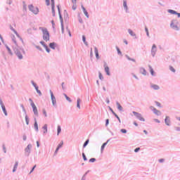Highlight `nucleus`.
Here are the masks:
<instances>
[{
	"label": "nucleus",
	"mask_w": 180,
	"mask_h": 180,
	"mask_svg": "<svg viewBox=\"0 0 180 180\" xmlns=\"http://www.w3.org/2000/svg\"><path fill=\"white\" fill-rule=\"evenodd\" d=\"M16 25L13 24V25L10 26V29L11 30H12V32H13V33H15V34L17 36V37L18 38V39H16V37H15V36H13L12 37V40L14 43V44L18 47L19 49H20V47H22V46H23V44H25V42L23 41V39H22V37H20V35H19L18 34V32L16 31Z\"/></svg>",
	"instance_id": "f257e3e1"
},
{
	"label": "nucleus",
	"mask_w": 180,
	"mask_h": 180,
	"mask_svg": "<svg viewBox=\"0 0 180 180\" xmlns=\"http://www.w3.org/2000/svg\"><path fill=\"white\" fill-rule=\"evenodd\" d=\"M39 30H41L43 33V40H44L45 41H49V40H50V34L49 33V31H47V28L39 27Z\"/></svg>",
	"instance_id": "f03ea898"
},
{
	"label": "nucleus",
	"mask_w": 180,
	"mask_h": 180,
	"mask_svg": "<svg viewBox=\"0 0 180 180\" xmlns=\"http://www.w3.org/2000/svg\"><path fill=\"white\" fill-rule=\"evenodd\" d=\"M28 9L30 11V12H32L34 15H37L39 13V8L34 7V5L30 4L28 6Z\"/></svg>",
	"instance_id": "7ed1b4c3"
},
{
	"label": "nucleus",
	"mask_w": 180,
	"mask_h": 180,
	"mask_svg": "<svg viewBox=\"0 0 180 180\" xmlns=\"http://www.w3.org/2000/svg\"><path fill=\"white\" fill-rule=\"evenodd\" d=\"M133 115H134V116H136L137 117V119H139V120H140L141 122H146V120L144 119V117H143V116L137 112H132Z\"/></svg>",
	"instance_id": "20e7f679"
},
{
	"label": "nucleus",
	"mask_w": 180,
	"mask_h": 180,
	"mask_svg": "<svg viewBox=\"0 0 180 180\" xmlns=\"http://www.w3.org/2000/svg\"><path fill=\"white\" fill-rule=\"evenodd\" d=\"M150 109L152 110V111L153 112V113H155V115H157V116H160L161 115V111L157 110L155 108H154L153 106H150Z\"/></svg>",
	"instance_id": "39448f33"
},
{
	"label": "nucleus",
	"mask_w": 180,
	"mask_h": 180,
	"mask_svg": "<svg viewBox=\"0 0 180 180\" xmlns=\"http://www.w3.org/2000/svg\"><path fill=\"white\" fill-rule=\"evenodd\" d=\"M0 105L1 106V109L6 116H8V112H6V108H5V105H4V102H2V99L0 98Z\"/></svg>",
	"instance_id": "423d86ee"
},
{
	"label": "nucleus",
	"mask_w": 180,
	"mask_h": 180,
	"mask_svg": "<svg viewBox=\"0 0 180 180\" xmlns=\"http://www.w3.org/2000/svg\"><path fill=\"white\" fill-rule=\"evenodd\" d=\"M31 106L33 109V112L34 113V115H39V112L37 111V107H36V105H34V103L33 101H32L31 103Z\"/></svg>",
	"instance_id": "0eeeda50"
},
{
	"label": "nucleus",
	"mask_w": 180,
	"mask_h": 180,
	"mask_svg": "<svg viewBox=\"0 0 180 180\" xmlns=\"http://www.w3.org/2000/svg\"><path fill=\"white\" fill-rule=\"evenodd\" d=\"M123 6L126 13H130V11H129V7H127V1L126 0L123 1Z\"/></svg>",
	"instance_id": "6e6552de"
},
{
	"label": "nucleus",
	"mask_w": 180,
	"mask_h": 180,
	"mask_svg": "<svg viewBox=\"0 0 180 180\" xmlns=\"http://www.w3.org/2000/svg\"><path fill=\"white\" fill-rule=\"evenodd\" d=\"M50 94H51V98L52 103L54 105L56 103V96H54V94H53V91H51V90H50Z\"/></svg>",
	"instance_id": "1a4fd4ad"
},
{
	"label": "nucleus",
	"mask_w": 180,
	"mask_h": 180,
	"mask_svg": "<svg viewBox=\"0 0 180 180\" xmlns=\"http://www.w3.org/2000/svg\"><path fill=\"white\" fill-rule=\"evenodd\" d=\"M170 27H172V29L174 30H179V26H178V24L176 23H172L170 25Z\"/></svg>",
	"instance_id": "9d476101"
},
{
	"label": "nucleus",
	"mask_w": 180,
	"mask_h": 180,
	"mask_svg": "<svg viewBox=\"0 0 180 180\" xmlns=\"http://www.w3.org/2000/svg\"><path fill=\"white\" fill-rule=\"evenodd\" d=\"M15 53L16 54L17 57H18V58L20 60H22V58H23V55H22V53H20V51H18V50H15Z\"/></svg>",
	"instance_id": "9b49d317"
},
{
	"label": "nucleus",
	"mask_w": 180,
	"mask_h": 180,
	"mask_svg": "<svg viewBox=\"0 0 180 180\" xmlns=\"http://www.w3.org/2000/svg\"><path fill=\"white\" fill-rule=\"evenodd\" d=\"M63 144H64V141H61L55 151V154H57V153L58 152V150H60V148H61V147H63Z\"/></svg>",
	"instance_id": "f8f14e48"
},
{
	"label": "nucleus",
	"mask_w": 180,
	"mask_h": 180,
	"mask_svg": "<svg viewBox=\"0 0 180 180\" xmlns=\"http://www.w3.org/2000/svg\"><path fill=\"white\" fill-rule=\"evenodd\" d=\"M82 9L85 16H86V18H89V14H88V11H86V9L84 6V5H82Z\"/></svg>",
	"instance_id": "ddd939ff"
},
{
	"label": "nucleus",
	"mask_w": 180,
	"mask_h": 180,
	"mask_svg": "<svg viewBox=\"0 0 180 180\" xmlns=\"http://www.w3.org/2000/svg\"><path fill=\"white\" fill-rule=\"evenodd\" d=\"M104 68L107 75H110V72H109V67H108V65H106V63H105L104 65Z\"/></svg>",
	"instance_id": "4468645a"
},
{
	"label": "nucleus",
	"mask_w": 180,
	"mask_h": 180,
	"mask_svg": "<svg viewBox=\"0 0 180 180\" xmlns=\"http://www.w3.org/2000/svg\"><path fill=\"white\" fill-rule=\"evenodd\" d=\"M151 88H153V89H155V91H158V89H160V86L157 85V84H151L150 85Z\"/></svg>",
	"instance_id": "2eb2a0df"
},
{
	"label": "nucleus",
	"mask_w": 180,
	"mask_h": 180,
	"mask_svg": "<svg viewBox=\"0 0 180 180\" xmlns=\"http://www.w3.org/2000/svg\"><path fill=\"white\" fill-rule=\"evenodd\" d=\"M165 124L167 126H169V124L171 123V120H169V117L167 116L165 120Z\"/></svg>",
	"instance_id": "dca6fc26"
},
{
	"label": "nucleus",
	"mask_w": 180,
	"mask_h": 180,
	"mask_svg": "<svg viewBox=\"0 0 180 180\" xmlns=\"http://www.w3.org/2000/svg\"><path fill=\"white\" fill-rule=\"evenodd\" d=\"M49 47L53 49V50H56V47H57V44L55 42L49 44Z\"/></svg>",
	"instance_id": "f3484780"
},
{
	"label": "nucleus",
	"mask_w": 180,
	"mask_h": 180,
	"mask_svg": "<svg viewBox=\"0 0 180 180\" xmlns=\"http://www.w3.org/2000/svg\"><path fill=\"white\" fill-rule=\"evenodd\" d=\"M140 72L143 74V75H147V71L146 69H144V68L140 69Z\"/></svg>",
	"instance_id": "a211bd4d"
},
{
	"label": "nucleus",
	"mask_w": 180,
	"mask_h": 180,
	"mask_svg": "<svg viewBox=\"0 0 180 180\" xmlns=\"http://www.w3.org/2000/svg\"><path fill=\"white\" fill-rule=\"evenodd\" d=\"M116 105L118 110H120V111L123 110V107H122V105H120V103H119V102H117Z\"/></svg>",
	"instance_id": "6ab92c4d"
},
{
	"label": "nucleus",
	"mask_w": 180,
	"mask_h": 180,
	"mask_svg": "<svg viewBox=\"0 0 180 180\" xmlns=\"http://www.w3.org/2000/svg\"><path fill=\"white\" fill-rule=\"evenodd\" d=\"M128 32H129V34H131V36H132L133 37H136V33H134V32H133V30L129 29V30H128Z\"/></svg>",
	"instance_id": "aec40b11"
},
{
	"label": "nucleus",
	"mask_w": 180,
	"mask_h": 180,
	"mask_svg": "<svg viewBox=\"0 0 180 180\" xmlns=\"http://www.w3.org/2000/svg\"><path fill=\"white\" fill-rule=\"evenodd\" d=\"M110 110H111L112 113L115 116V117H117V119H118L120 123H121L120 118L119 117L118 115H117L116 112H115L114 110H112V108H110Z\"/></svg>",
	"instance_id": "412c9836"
},
{
	"label": "nucleus",
	"mask_w": 180,
	"mask_h": 180,
	"mask_svg": "<svg viewBox=\"0 0 180 180\" xmlns=\"http://www.w3.org/2000/svg\"><path fill=\"white\" fill-rule=\"evenodd\" d=\"M34 129L37 131H39V125L37 124V121L36 120V119H34Z\"/></svg>",
	"instance_id": "4be33fe9"
},
{
	"label": "nucleus",
	"mask_w": 180,
	"mask_h": 180,
	"mask_svg": "<svg viewBox=\"0 0 180 180\" xmlns=\"http://www.w3.org/2000/svg\"><path fill=\"white\" fill-rule=\"evenodd\" d=\"M94 53L96 54V57L98 60H99V52L98 51V49L95 48Z\"/></svg>",
	"instance_id": "5701e85b"
},
{
	"label": "nucleus",
	"mask_w": 180,
	"mask_h": 180,
	"mask_svg": "<svg viewBox=\"0 0 180 180\" xmlns=\"http://www.w3.org/2000/svg\"><path fill=\"white\" fill-rule=\"evenodd\" d=\"M168 13H171L172 15H176V11L172 10V9H169L167 10Z\"/></svg>",
	"instance_id": "b1692460"
},
{
	"label": "nucleus",
	"mask_w": 180,
	"mask_h": 180,
	"mask_svg": "<svg viewBox=\"0 0 180 180\" xmlns=\"http://www.w3.org/2000/svg\"><path fill=\"white\" fill-rule=\"evenodd\" d=\"M42 129H43V131H44V134H45V133H47V124H45L44 125V127H42Z\"/></svg>",
	"instance_id": "393cba45"
},
{
	"label": "nucleus",
	"mask_w": 180,
	"mask_h": 180,
	"mask_svg": "<svg viewBox=\"0 0 180 180\" xmlns=\"http://www.w3.org/2000/svg\"><path fill=\"white\" fill-rule=\"evenodd\" d=\"M18 162H15L13 169V172H15V171L18 169Z\"/></svg>",
	"instance_id": "a878e982"
},
{
	"label": "nucleus",
	"mask_w": 180,
	"mask_h": 180,
	"mask_svg": "<svg viewBox=\"0 0 180 180\" xmlns=\"http://www.w3.org/2000/svg\"><path fill=\"white\" fill-rule=\"evenodd\" d=\"M32 148V145H28L25 148L26 153H30V149Z\"/></svg>",
	"instance_id": "bb28decb"
},
{
	"label": "nucleus",
	"mask_w": 180,
	"mask_h": 180,
	"mask_svg": "<svg viewBox=\"0 0 180 180\" xmlns=\"http://www.w3.org/2000/svg\"><path fill=\"white\" fill-rule=\"evenodd\" d=\"M79 103H81V98H77V106L78 109H81V106L79 105Z\"/></svg>",
	"instance_id": "cd10ccee"
},
{
	"label": "nucleus",
	"mask_w": 180,
	"mask_h": 180,
	"mask_svg": "<svg viewBox=\"0 0 180 180\" xmlns=\"http://www.w3.org/2000/svg\"><path fill=\"white\" fill-rule=\"evenodd\" d=\"M54 8L55 6H51L53 16H56V10L54 9Z\"/></svg>",
	"instance_id": "c85d7f7f"
},
{
	"label": "nucleus",
	"mask_w": 180,
	"mask_h": 180,
	"mask_svg": "<svg viewBox=\"0 0 180 180\" xmlns=\"http://www.w3.org/2000/svg\"><path fill=\"white\" fill-rule=\"evenodd\" d=\"M149 69H150V72L151 74V75H154V70L153 69V68L149 65Z\"/></svg>",
	"instance_id": "c756f323"
},
{
	"label": "nucleus",
	"mask_w": 180,
	"mask_h": 180,
	"mask_svg": "<svg viewBox=\"0 0 180 180\" xmlns=\"http://www.w3.org/2000/svg\"><path fill=\"white\" fill-rule=\"evenodd\" d=\"M82 40H83L84 44H86V46H88V43L86 41L85 35L82 36Z\"/></svg>",
	"instance_id": "7c9ffc66"
},
{
	"label": "nucleus",
	"mask_w": 180,
	"mask_h": 180,
	"mask_svg": "<svg viewBox=\"0 0 180 180\" xmlns=\"http://www.w3.org/2000/svg\"><path fill=\"white\" fill-rule=\"evenodd\" d=\"M35 89H36L37 94H39V96H41V91H40V90H39V87H36Z\"/></svg>",
	"instance_id": "2f4dec72"
},
{
	"label": "nucleus",
	"mask_w": 180,
	"mask_h": 180,
	"mask_svg": "<svg viewBox=\"0 0 180 180\" xmlns=\"http://www.w3.org/2000/svg\"><path fill=\"white\" fill-rule=\"evenodd\" d=\"M89 143V139H87L85 143L83 145V147L85 148L86 146H88V143Z\"/></svg>",
	"instance_id": "473e14b6"
},
{
	"label": "nucleus",
	"mask_w": 180,
	"mask_h": 180,
	"mask_svg": "<svg viewBox=\"0 0 180 180\" xmlns=\"http://www.w3.org/2000/svg\"><path fill=\"white\" fill-rule=\"evenodd\" d=\"M169 68L170 71H172V72H176L175 68H174V67L169 66Z\"/></svg>",
	"instance_id": "72a5a7b5"
},
{
	"label": "nucleus",
	"mask_w": 180,
	"mask_h": 180,
	"mask_svg": "<svg viewBox=\"0 0 180 180\" xmlns=\"http://www.w3.org/2000/svg\"><path fill=\"white\" fill-rule=\"evenodd\" d=\"M128 60H129L130 61H133L134 63H136V60L135 59H131L130 58V57L129 56H126Z\"/></svg>",
	"instance_id": "f704fd0d"
},
{
	"label": "nucleus",
	"mask_w": 180,
	"mask_h": 180,
	"mask_svg": "<svg viewBox=\"0 0 180 180\" xmlns=\"http://www.w3.org/2000/svg\"><path fill=\"white\" fill-rule=\"evenodd\" d=\"M64 96L66 98V99L68 101V102H71V98L67 96V94H64Z\"/></svg>",
	"instance_id": "c9c22d12"
},
{
	"label": "nucleus",
	"mask_w": 180,
	"mask_h": 180,
	"mask_svg": "<svg viewBox=\"0 0 180 180\" xmlns=\"http://www.w3.org/2000/svg\"><path fill=\"white\" fill-rule=\"evenodd\" d=\"M60 133H61V127L58 126V134H60Z\"/></svg>",
	"instance_id": "e433bc0d"
},
{
	"label": "nucleus",
	"mask_w": 180,
	"mask_h": 180,
	"mask_svg": "<svg viewBox=\"0 0 180 180\" xmlns=\"http://www.w3.org/2000/svg\"><path fill=\"white\" fill-rule=\"evenodd\" d=\"M40 44L44 47V49H46V47H47V45H46V43H44V41H40Z\"/></svg>",
	"instance_id": "4c0bfd02"
},
{
	"label": "nucleus",
	"mask_w": 180,
	"mask_h": 180,
	"mask_svg": "<svg viewBox=\"0 0 180 180\" xmlns=\"http://www.w3.org/2000/svg\"><path fill=\"white\" fill-rule=\"evenodd\" d=\"M40 44L44 47V49H46V47H47V45H46V43H44V41H40Z\"/></svg>",
	"instance_id": "58836bf2"
},
{
	"label": "nucleus",
	"mask_w": 180,
	"mask_h": 180,
	"mask_svg": "<svg viewBox=\"0 0 180 180\" xmlns=\"http://www.w3.org/2000/svg\"><path fill=\"white\" fill-rule=\"evenodd\" d=\"M154 50H155H155H157V46H155V44H153L152 46V53H153V51H154Z\"/></svg>",
	"instance_id": "ea45409f"
},
{
	"label": "nucleus",
	"mask_w": 180,
	"mask_h": 180,
	"mask_svg": "<svg viewBox=\"0 0 180 180\" xmlns=\"http://www.w3.org/2000/svg\"><path fill=\"white\" fill-rule=\"evenodd\" d=\"M121 133H123L124 134H126V133H127V130H126L125 129H122L120 130Z\"/></svg>",
	"instance_id": "a19ab883"
},
{
	"label": "nucleus",
	"mask_w": 180,
	"mask_h": 180,
	"mask_svg": "<svg viewBox=\"0 0 180 180\" xmlns=\"http://www.w3.org/2000/svg\"><path fill=\"white\" fill-rule=\"evenodd\" d=\"M22 4H23V11H26L27 9L26 4L25 3V1H22Z\"/></svg>",
	"instance_id": "79ce46f5"
},
{
	"label": "nucleus",
	"mask_w": 180,
	"mask_h": 180,
	"mask_svg": "<svg viewBox=\"0 0 180 180\" xmlns=\"http://www.w3.org/2000/svg\"><path fill=\"white\" fill-rule=\"evenodd\" d=\"M25 122L27 124H29V117H27V115L25 116Z\"/></svg>",
	"instance_id": "37998d69"
},
{
	"label": "nucleus",
	"mask_w": 180,
	"mask_h": 180,
	"mask_svg": "<svg viewBox=\"0 0 180 180\" xmlns=\"http://www.w3.org/2000/svg\"><path fill=\"white\" fill-rule=\"evenodd\" d=\"M32 84L33 86H34L35 89H36V88H39V86H37V84H36V83H34V82H32Z\"/></svg>",
	"instance_id": "c03bdc74"
},
{
	"label": "nucleus",
	"mask_w": 180,
	"mask_h": 180,
	"mask_svg": "<svg viewBox=\"0 0 180 180\" xmlns=\"http://www.w3.org/2000/svg\"><path fill=\"white\" fill-rule=\"evenodd\" d=\"M60 19V23H64V20H63V17L61 16V14H59Z\"/></svg>",
	"instance_id": "a18cd8bd"
},
{
	"label": "nucleus",
	"mask_w": 180,
	"mask_h": 180,
	"mask_svg": "<svg viewBox=\"0 0 180 180\" xmlns=\"http://www.w3.org/2000/svg\"><path fill=\"white\" fill-rule=\"evenodd\" d=\"M96 161V159L95 158H91L89 160V162H95Z\"/></svg>",
	"instance_id": "49530a36"
},
{
	"label": "nucleus",
	"mask_w": 180,
	"mask_h": 180,
	"mask_svg": "<svg viewBox=\"0 0 180 180\" xmlns=\"http://www.w3.org/2000/svg\"><path fill=\"white\" fill-rule=\"evenodd\" d=\"M82 157L84 161H86L87 159H86V156L85 155V153H82Z\"/></svg>",
	"instance_id": "de8ad7c7"
},
{
	"label": "nucleus",
	"mask_w": 180,
	"mask_h": 180,
	"mask_svg": "<svg viewBox=\"0 0 180 180\" xmlns=\"http://www.w3.org/2000/svg\"><path fill=\"white\" fill-rule=\"evenodd\" d=\"M6 49H7V50L8 51V53H9L10 54H12V51L11 50V49H10L8 46H6Z\"/></svg>",
	"instance_id": "09e8293b"
},
{
	"label": "nucleus",
	"mask_w": 180,
	"mask_h": 180,
	"mask_svg": "<svg viewBox=\"0 0 180 180\" xmlns=\"http://www.w3.org/2000/svg\"><path fill=\"white\" fill-rule=\"evenodd\" d=\"M46 4L47 6H50V0H46Z\"/></svg>",
	"instance_id": "8fccbe9b"
},
{
	"label": "nucleus",
	"mask_w": 180,
	"mask_h": 180,
	"mask_svg": "<svg viewBox=\"0 0 180 180\" xmlns=\"http://www.w3.org/2000/svg\"><path fill=\"white\" fill-rule=\"evenodd\" d=\"M155 103L157 106H158L159 108H161V103H160V102L155 101Z\"/></svg>",
	"instance_id": "3c124183"
},
{
	"label": "nucleus",
	"mask_w": 180,
	"mask_h": 180,
	"mask_svg": "<svg viewBox=\"0 0 180 180\" xmlns=\"http://www.w3.org/2000/svg\"><path fill=\"white\" fill-rule=\"evenodd\" d=\"M43 114L44 115L45 117H47V112H46V110H43Z\"/></svg>",
	"instance_id": "603ef678"
},
{
	"label": "nucleus",
	"mask_w": 180,
	"mask_h": 180,
	"mask_svg": "<svg viewBox=\"0 0 180 180\" xmlns=\"http://www.w3.org/2000/svg\"><path fill=\"white\" fill-rule=\"evenodd\" d=\"M45 50H46L47 53H50V49H49V46H45Z\"/></svg>",
	"instance_id": "864d4df0"
},
{
	"label": "nucleus",
	"mask_w": 180,
	"mask_h": 180,
	"mask_svg": "<svg viewBox=\"0 0 180 180\" xmlns=\"http://www.w3.org/2000/svg\"><path fill=\"white\" fill-rule=\"evenodd\" d=\"M145 30L146 32L147 36H150V34L148 33V29L147 27H146Z\"/></svg>",
	"instance_id": "5fc2aeb1"
},
{
	"label": "nucleus",
	"mask_w": 180,
	"mask_h": 180,
	"mask_svg": "<svg viewBox=\"0 0 180 180\" xmlns=\"http://www.w3.org/2000/svg\"><path fill=\"white\" fill-rule=\"evenodd\" d=\"M51 6H55L54 0H51Z\"/></svg>",
	"instance_id": "6e6d98bb"
},
{
	"label": "nucleus",
	"mask_w": 180,
	"mask_h": 180,
	"mask_svg": "<svg viewBox=\"0 0 180 180\" xmlns=\"http://www.w3.org/2000/svg\"><path fill=\"white\" fill-rule=\"evenodd\" d=\"M99 78L100 79H103V77L102 76V73L99 72Z\"/></svg>",
	"instance_id": "4d7b16f0"
},
{
	"label": "nucleus",
	"mask_w": 180,
	"mask_h": 180,
	"mask_svg": "<svg viewBox=\"0 0 180 180\" xmlns=\"http://www.w3.org/2000/svg\"><path fill=\"white\" fill-rule=\"evenodd\" d=\"M135 153H139V151H140V148H136L135 150H134Z\"/></svg>",
	"instance_id": "13d9d810"
},
{
	"label": "nucleus",
	"mask_w": 180,
	"mask_h": 180,
	"mask_svg": "<svg viewBox=\"0 0 180 180\" xmlns=\"http://www.w3.org/2000/svg\"><path fill=\"white\" fill-rule=\"evenodd\" d=\"M34 168H36V165L33 167V168L30 171V174H32V172H33V171H34Z\"/></svg>",
	"instance_id": "bf43d9fd"
},
{
	"label": "nucleus",
	"mask_w": 180,
	"mask_h": 180,
	"mask_svg": "<svg viewBox=\"0 0 180 180\" xmlns=\"http://www.w3.org/2000/svg\"><path fill=\"white\" fill-rule=\"evenodd\" d=\"M175 129L176 130V131H180V127H176Z\"/></svg>",
	"instance_id": "052dcab7"
},
{
	"label": "nucleus",
	"mask_w": 180,
	"mask_h": 180,
	"mask_svg": "<svg viewBox=\"0 0 180 180\" xmlns=\"http://www.w3.org/2000/svg\"><path fill=\"white\" fill-rule=\"evenodd\" d=\"M155 51H157V49H153V51H152L153 56H155Z\"/></svg>",
	"instance_id": "680f3d73"
},
{
	"label": "nucleus",
	"mask_w": 180,
	"mask_h": 180,
	"mask_svg": "<svg viewBox=\"0 0 180 180\" xmlns=\"http://www.w3.org/2000/svg\"><path fill=\"white\" fill-rule=\"evenodd\" d=\"M22 139H23L24 141H26V139H27V138L26 135H24V136H22Z\"/></svg>",
	"instance_id": "e2e57ef3"
},
{
	"label": "nucleus",
	"mask_w": 180,
	"mask_h": 180,
	"mask_svg": "<svg viewBox=\"0 0 180 180\" xmlns=\"http://www.w3.org/2000/svg\"><path fill=\"white\" fill-rule=\"evenodd\" d=\"M74 5H77V0H72Z\"/></svg>",
	"instance_id": "0e129e2a"
},
{
	"label": "nucleus",
	"mask_w": 180,
	"mask_h": 180,
	"mask_svg": "<svg viewBox=\"0 0 180 180\" xmlns=\"http://www.w3.org/2000/svg\"><path fill=\"white\" fill-rule=\"evenodd\" d=\"M154 121L156 122V123H160V120L158 119H155Z\"/></svg>",
	"instance_id": "69168bd1"
},
{
	"label": "nucleus",
	"mask_w": 180,
	"mask_h": 180,
	"mask_svg": "<svg viewBox=\"0 0 180 180\" xmlns=\"http://www.w3.org/2000/svg\"><path fill=\"white\" fill-rule=\"evenodd\" d=\"M108 124H109V120H106V122H105V126H108Z\"/></svg>",
	"instance_id": "338daca9"
},
{
	"label": "nucleus",
	"mask_w": 180,
	"mask_h": 180,
	"mask_svg": "<svg viewBox=\"0 0 180 180\" xmlns=\"http://www.w3.org/2000/svg\"><path fill=\"white\" fill-rule=\"evenodd\" d=\"M176 15H177L178 18H180V13L176 12Z\"/></svg>",
	"instance_id": "774afa93"
}]
</instances>
